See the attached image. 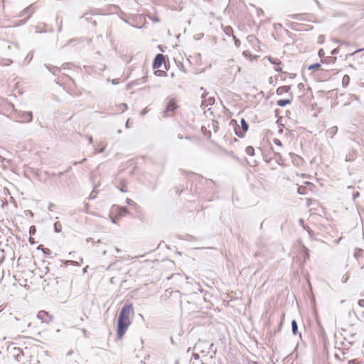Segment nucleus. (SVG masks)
Here are the masks:
<instances>
[{
  "label": "nucleus",
  "mask_w": 364,
  "mask_h": 364,
  "mask_svg": "<svg viewBox=\"0 0 364 364\" xmlns=\"http://www.w3.org/2000/svg\"><path fill=\"white\" fill-rule=\"evenodd\" d=\"M350 97H351V99H352V100H356V101H359V97H357V96H356V95H352L350 96Z\"/></svg>",
  "instance_id": "obj_29"
},
{
  "label": "nucleus",
  "mask_w": 364,
  "mask_h": 364,
  "mask_svg": "<svg viewBox=\"0 0 364 364\" xmlns=\"http://www.w3.org/2000/svg\"><path fill=\"white\" fill-rule=\"evenodd\" d=\"M291 328H292V333L294 335H296L298 331V326L297 323L295 320H293L291 321Z\"/></svg>",
  "instance_id": "obj_13"
},
{
  "label": "nucleus",
  "mask_w": 364,
  "mask_h": 364,
  "mask_svg": "<svg viewBox=\"0 0 364 364\" xmlns=\"http://www.w3.org/2000/svg\"><path fill=\"white\" fill-rule=\"evenodd\" d=\"M36 319L42 328H46L53 320V316L48 311L41 310L37 313Z\"/></svg>",
  "instance_id": "obj_2"
},
{
  "label": "nucleus",
  "mask_w": 364,
  "mask_h": 364,
  "mask_svg": "<svg viewBox=\"0 0 364 364\" xmlns=\"http://www.w3.org/2000/svg\"><path fill=\"white\" fill-rule=\"evenodd\" d=\"M65 68H55L54 71H53V73L55 74V75H57V73H60L63 70H65Z\"/></svg>",
  "instance_id": "obj_20"
},
{
  "label": "nucleus",
  "mask_w": 364,
  "mask_h": 364,
  "mask_svg": "<svg viewBox=\"0 0 364 364\" xmlns=\"http://www.w3.org/2000/svg\"><path fill=\"white\" fill-rule=\"evenodd\" d=\"M155 74L156 75L161 76V75H162L164 74H166V73L164 72L161 71V70H157V71L155 72Z\"/></svg>",
  "instance_id": "obj_25"
},
{
  "label": "nucleus",
  "mask_w": 364,
  "mask_h": 364,
  "mask_svg": "<svg viewBox=\"0 0 364 364\" xmlns=\"http://www.w3.org/2000/svg\"><path fill=\"white\" fill-rule=\"evenodd\" d=\"M208 100H209V104L210 105H212V104L214 103V99L213 98H210Z\"/></svg>",
  "instance_id": "obj_35"
},
{
  "label": "nucleus",
  "mask_w": 364,
  "mask_h": 364,
  "mask_svg": "<svg viewBox=\"0 0 364 364\" xmlns=\"http://www.w3.org/2000/svg\"><path fill=\"white\" fill-rule=\"evenodd\" d=\"M358 305L361 307H364V299H361L358 301Z\"/></svg>",
  "instance_id": "obj_27"
},
{
  "label": "nucleus",
  "mask_w": 364,
  "mask_h": 364,
  "mask_svg": "<svg viewBox=\"0 0 364 364\" xmlns=\"http://www.w3.org/2000/svg\"><path fill=\"white\" fill-rule=\"evenodd\" d=\"M129 119L127 120V123H126V127H129Z\"/></svg>",
  "instance_id": "obj_40"
},
{
  "label": "nucleus",
  "mask_w": 364,
  "mask_h": 364,
  "mask_svg": "<svg viewBox=\"0 0 364 364\" xmlns=\"http://www.w3.org/2000/svg\"><path fill=\"white\" fill-rule=\"evenodd\" d=\"M226 70L230 75L235 76L240 72L241 68L235 63L234 59H229L226 62Z\"/></svg>",
  "instance_id": "obj_4"
},
{
  "label": "nucleus",
  "mask_w": 364,
  "mask_h": 364,
  "mask_svg": "<svg viewBox=\"0 0 364 364\" xmlns=\"http://www.w3.org/2000/svg\"><path fill=\"white\" fill-rule=\"evenodd\" d=\"M273 141H274V143L276 145H277V146H282V142H281V141H280L279 139H273Z\"/></svg>",
  "instance_id": "obj_22"
},
{
  "label": "nucleus",
  "mask_w": 364,
  "mask_h": 364,
  "mask_svg": "<svg viewBox=\"0 0 364 364\" xmlns=\"http://www.w3.org/2000/svg\"><path fill=\"white\" fill-rule=\"evenodd\" d=\"M177 109L178 105L176 100L173 98L168 100L166 109L161 112L162 117L167 118L173 116Z\"/></svg>",
  "instance_id": "obj_3"
},
{
  "label": "nucleus",
  "mask_w": 364,
  "mask_h": 364,
  "mask_svg": "<svg viewBox=\"0 0 364 364\" xmlns=\"http://www.w3.org/2000/svg\"><path fill=\"white\" fill-rule=\"evenodd\" d=\"M127 203H128L129 204L130 203V200H129V199H128V200H127Z\"/></svg>",
  "instance_id": "obj_48"
},
{
  "label": "nucleus",
  "mask_w": 364,
  "mask_h": 364,
  "mask_svg": "<svg viewBox=\"0 0 364 364\" xmlns=\"http://www.w3.org/2000/svg\"><path fill=\"white\" fill-rule=\"evenodd\" d=\"M304 220H303V219H300V220H299V224H300V225H301L304 228H305L304 225Z\"/></svg>",
  "instance_id": "obj_32"
},
{
  "label": "nucleus",
  "mask_w": 364,
  "mask_h": 364,
  "mask_svg": "<svg viewBox=\"0 0 364 364\" xmlns=\"http://www.w3.org/2000/svg\"><path fill=\"white\" fill-rule=\"evenodd\" d=\"M290 90V86H281L277 89V94L278 95H283L285 93H288Z\"/></svg>",
  "instance_id": "obj_11"
},
{
  "label": "nucleus",
  "mask_w": 364,
  "mask_h": 364,
  "mask_svg": "<svg viewBox=\"0 0 364 364\" xmlns=\"http://www.w3.org/2000/svg\"><path fill=\"white\" fill-rule=\"evenodd\" d=\"M134 314V310L131 304L125 305L121 310L117 323V336L122 338L128 327L131 324V317Z\"/></svg>",
  "instance_id": "obj_1"
},
{
  "label": "nucleus",
  "mask_w": 364,
  "mask_h": 364,
  "mask_svg": "<svg viewBox=\"0 0 364 364\" xmlns=\"http://www.w3.org/2000/svg\"><path fill=\"white\" fill-rule=\"evenodd\" d=\"M55 230L56 232H60V230H59V227H58V224L57 223L55 224Z\"/></svg>",
  "instance_id": "obj_33"
},
{
  "label": "nucleus",
  "mask_w": 364,
  "mask_h": 364,
  "mask_svg": "<svg viewBox=\"0 0 364 364\" xmlns=\"http://www.w3.org/2000/svg\"><path fill=\"white\" fill-rule=\"evenodd\" d=\"M350 82V77L348 75H345L342 79V84L344 87H346Z\"/></svg>",
  "instance_id": "obj_14"
},
{
  "label": "nucleus",
  "mask_w": 364,
  "mask_h": 364,
  "mask_svg": "<svg viewBox=\"0 0 364 364\" xmlns=\"http://www.w3.org/2000/svg\"><path fill=\"white\" fill-rule=\"evenodd\" d=\"M25 22H26V20L19 21V23H18L16 26L21 25V24L24 23Z\"/></svg>",
  "instance_id": "obj_36"
},
{
  "label": "nucleus",
  "mask_w": 364,
  "mask_h": 364,
  "mask_svg": "<svg viewBox=\"0 0 364 364\" xmlns=\"http://www.w3.org/2000/svg\"><path fill=\"white\" fill-rule=\"evenodd\" d=\"M336 49H334L333 50L331 51V54L333 55L335 53H336Z\"/></svg>",
  "instance_id": "obj_39"
},
{
  "label": "nucleus",
  "mask_w": 364,
  "mask_h": 364,
  "mask_svg": "<svg viewBox=\"0 0 364 364\" xmlns=\"http://www.w3.org/2000/svg\"><path fill=\"white\" fill-rule=\"evenodd\" d=\"M122 108H124V109H127V107L126 104H122Z\"/></svg>",
  "instance_id": "obj_37"
},
{
  "label": "nucleus",
  "mask_w": 364,
  "mask_h": 364,
  "mask_svg": "<svg viewBox=\"0 0 364 364\" xmlns=\"http://www.w3.org/2000/svg\"><path fill=\"white\" fill-rule=\"evenodd\" d=\"M305 189H306L305 187L299 186L297 189V192L299 194L304 195V194H306Z\"/></svg>",
  "instance_id": "obj_17"
},
{
  "label": "nucleus",
  "mask_w": 364,
  "mask_h": 364,
  "mask_svg": "<svg viewBox=\"0 0 364 364\" xmlns=\"http://www.w3.org/2000/svg\"><path fill=\"white\" fill-rule=\"evenodd\" d=\"M320 67H321V64L320 63H314V64L310 65L308 67V70H316V69H318Z\"/></svg>",
  "instance_id": "obj_16"
},
{
  "label": "nucleus",
  "mask_w": 364,
  "mask_h": 364,
  "mask_svg": "<svg viewBox=\"0 0 364 364\" xmlns=\"http://www.w3.org/2000/svg\"><path fill=\"white\" fill-rule=\"evenodd\" d=\"M241 128H242V129H240L239 128L238 129L235 128V129L236 135L238 136L239 137H243L245 135V133L248 129V124L244 119H242V120H241Z\"/></svg>",
  "instance_id": "obj_5"
},
{
  "label": "nucleus",
  "mask_w": 364,
  "mask_h": 364,
  "mask_svg": "<svg viewBox=\"0 0 364 364\" xmlns=\"http://www.w3.org/2000/svg\"><path fill=\"white\" fill-rule=\"evenodd\" d=\"M69 262H70V264H75V265L79 264V262H77V261H73V260H70H70H69Z\"/></svg>",
  "instance_id": "obj_30"
},
{
  "label": "nucleus",
  "mask_w": 364,
  "mask_h": 364,
  "mask_svg": "<svg viewBox=\"0 0 364 364\" xmlns=\"http://www.w3.org/2000/svg\"><path fill=\"white\" fill-rule=\"evenodd\" d=\"M30 231L33 232V230H32V228H30Z\"/></svg>",
  "instance_id": "obj_47"
},
{
  "label": "nucleus",
  "mask_w": 364,
  "mask_h": 364,
  "mask_svg": "<svg viewBox=\"0 0 364 364\" xmlns=\"http://www.w3.org/2000/svg\"><path fill=\"white\" fill-rule=\"evenodd\" d=\"M119 82V79H113V80H112V83L113 85H117V84H118Z\"/></svg>",
  "instance_id": "obj_26"
},
{
  "label": "nucleus",
  "mask_w": 364,
  "mask_h": 364,
  "mask_svg": "<svg viewBox=\"0 0 364 364\" xmlns=\"http://www.w3.org/2000/svg\"><path fill=\"white\" fill-rule=\"evenodd\" d=\"M235 38V44L237 47L240 46V42L239 40L236 39L235 37H234Z\"/></svg>",
  "instance_id": "obj_28"
},
{
  "label": "nucleus",
  "mask_w": 364,
  "mask_h": 364,
  "mask_svg": "<svg viewBox=\"0 0 364 364\" xmlns=\"http://www.w3.org/2000/svg\"><path fill=\"white\" fill-rule=\"evenodd\" d=\"M245 152L247 154L250 155V156H253L255 154V150H254V148L252 146H247L246 147L245 149Z\"/></svg>",
  "instance_id": "obj_15"
},
{
  "label": "nucleus",
  "mask_w": 364,
  "mask_h": 364,
  "mask_svg": "<svg viewBox=\"0 0 364 364\" xmlns=\"http://www.w3.org/2000/svg\"><path fill=\"white\" fill-rule=\"evenodd\" d=\"M60 83H61L62 85L63 84V80H61V82Z\"/></svg>",
  "instance_id": "obj_49"
},
{
  "label": "nucleus",
  "mask_w": 364,
  "mask_h": 364,
  "mask_svg": "<svg viewBox=\"0 0 364 364\" xmlns=\"http://www.w3.org/2000/svg\"><path fill=\"white\" fill-rule=\"evenodd\" d=\"M324 55H325V53H324L323 50V49H320L319 51H318V56L320 58H322V57L324 56Z\"/></svg>",
  "instance_id": "obj_23"
},
{
  "label": "nucleus",
  "mask_w": 364,
  "mask_h": 364,
  "mask_svg": "<svg viewBox=\"0 0 364 364\" xmlns=\"http://www.w3.org/2000/svg\"><path fill=\"white\" fill-rule=\"evenodd\" d=\"M22 122H29L32 120V113L31 112H23L19 117Z\"/></svg>",
  "instance_id": "obj_8"
},
{
  "label": "nucleus",
  "mask_w": 364,
  "mask_h": 364,
  "mask_svg": "<svg viewBox=\"0 0 364 364\" xmlns=\"http://www.w3.org/2000/svg\"><path fill=\"white\" fill-rule=\"evenodd\" d=\"M131 87V84L127 85V89H129Z\"/></svg>",
  "instance_id": "obj_43"
},
{
  "label": "nucleus",
  "mask_w": 364,
  "mask_h": 364,
  "mask_svg": "<svg viewBox=\"0 0 364 364\" xmlns=\"http://www.w3.org/2000/svg\"><path fill=\"white\" fill-rule=\"evenodd\" d=\"M148 112V109L146 107L144 109H143L141 112V116H144L145 115L146 113Z\"/></svg>",
  "instance_id": "obj_24"
},
{
  "label": "nucleus",
  "mask_w": 364,
  "mask_h": 364,
  "mask_svg": "<svg viewBox=\"0 0 364 364\" xmlns=\"http://www.w3.org/2000/svg\"><path fill=\"white\" fill-rule=\"evenodd\" d=\"M88 267V266L85 267L84 269H83V273H85L86 271H87V268Z\"/></svg>",
  "instance_id": "obj_41"
},
{
  "label": "nucleus",
  "mask_w": 364,
  "mask_h": 364,
  "mask_svg": "<svg viewBox=\"0 0 364 364\" xmlns=\"http://www.w3.org/2000/svg\"><path fill=\"white\" fill-rule=\"evenodd\" d=\"M224 31L225 32V33H226L227 35L230 36V35L232 33V30L231 27H230V26H226V27L225 28V29H224Z\"/></svg>",
  "instance_id": "obj_18"
},
{
  "label": "nucleus",
  "mask_w": 364,
  "mask_h": 364,
  "mask_svg": "<svg viewBox=\"0 0 364 364\" xmlns=\"http://www.w3.org/2000/svg\"><path fill=\"white\" fill-rule=\"evenodd\" d=\"M112 222L113 223H117L116 219L114 218H112Z\"/></svg>",
  "instance_id": "obj_38"
},
{
  "label": "nucleus",
  "mask_w": 364,
  "mask_h": 364,
  "mask_svg": "<svg viewBox=\"0 0 364 364\" xmlns=\"http://www.w3.org/2000/svg\"><path fill=\"white\" fill-rule=\"evenodd\" d=\"M163 60H164L163 55L162 54H158L156 56V58L154 60V66L159 68L161 65V64L163 63Z\"/></svg>",
  "instance_id": "obj_10"
},
{
  "label": "nucleus",
  "mask_w": 364,
  "mask_h": 364,
  "mask_svg": "<svg viewBox=\"0 0 364 364\" xmlns=\"http://www.w3.org/2000/svg\"><path fill=\"white\" fill-rule=\"evenodd\" d=\"M116 250H117V252H119V251H120V250H119V248H117V247H116Z\"/></svg>",
  "instance_id": "obj_45"
},
{
  "label": "nucleus",
  "mask_w": 364,
  "mask_h": 364,
  "mask_svg": "<svg viewBox=\"0 0 364 364\" xmlns=\"http://www.w3.org/2000/svg\"><path fill=\"white\" fill-rule=\"evenodd\" d=\"M30 231L33 232V230H32V228H30Z\"/></svg>",
  "instance_id": "obj_46"
},
{
  "label": "nucleus",
  "mask_w": 364,
  "mask_h": 364,
  "mask_svg": "<svg viewBox=\"0 0 364 364\" xmlns=\"http://www.w3.org/2000/svg\"><path fill=\"white\" fill-rule=\"evenodd\" d=\"M99 146H100V147L95 149V151H94L95 154L102 153L105 151V149L106 148V144L102 143V142H101Z\"/></svg>",
  "instance_id": "obj_12"
},
{
  "label": "nucleus",
  "mask_w": 364,
  "mask_h": 364,
  "mask_svg": "<svg viewBox=\"0 0 364 364\" xmlns=\"http://www.w3.org/2000/svg\"><path fill=\"white\" fill-rule=\"evenodd\" d=\"M30 9L29 8H27L24 10L25 12H27Z\"/></svg>",
  "instance_id": "obj_44"
},
{
  "label": "nucleus",
  "mask_w": 364,
  "mask_h": 364,
  "mask_svg": "<svg viewBox=\"0 0 364 364\" xmlns=\"http://www.w3.org/2000/svg\"><path fill=\"white\" fill-rule=\"evenodd\" d=\"M242 55H243V56H244V57H245V58H251V57H252V55L250 53V52H249V51H247V50L244 51V52L242 53Z\"/></svg>",
  "instance_id": "obj_21"
},
{
  "label": "nucleus",
  "mask_w": 364,
  "mask_h": 364,
  "mask_svg": "<svg viewBox=\"0 0 364 364\" xmlns=\"http://www.w3.org/2000/svg\"><path fill=\"white\" fill-rule=\"evenodd\" d=\"M267 59L272 64H273L274 70L277 72H281L282 70V68L281 67V61L277 58H274L272 57H266L264 58V60Z\"/></svg>",
  "instance_id": "obj_6"
},
{
  "label": "nucleus",
  "mask_w": 364,
  "mask_h": 364,
  "mask_svg": "<svg viewBox=\"0 0 364 364\" xmlns=\"http://www.w3.org/2000/svg\"><path fill=\"white\" fill-rule=\"evenodd\" d=\"M87 140L89 141L90 144H92V141H93V139H92V136H87Z\"/></svg>",
  "instance_id": "obj_31"
},
{
  "label": "nucleus",
  "mask_w": 364,
  "mask_h": 364,
  "mask_svg": "<svg viewBox=\"0 0 364 364\" xmlns=\"http://www.w3.org/2000/svg\"><path fill=\"white\" fill-rule=\"evenodd\" d=\"M126 213H127V209L126 208H121L120 211L119 213V216H124V215H125Z\"/></svg>",
  "instance_id": "obj_19"
},
{
  "label": "nucleus",
  "mask_w": 364,
  "mask_h": 364,
  "mask_svg": "<svg viewBox=\"0 0 364 364\" xmlns=\"http://www.w3.org/2000/svg\"><path fill=\"white\" fill-rule=\"evenodd\" d=\"M348 277H344L343 282H346L348 280Z\"/></svg>",
  "instance_id": "obj_42"
},
{
  "label": "nucleus",
  "mask_w": 364,
  "mask_h": 364,
  "mask_svg": "<svg viewBox=\"0 0 364 364\" xmlns=\"http://www.w3.org/2000/svg\"><path fill=\"white\" fill-rule=\"evenodd\" d=\"M96 197V194L94 193V192H92L90 195V198H95Z\"/></svg>",
  "instance_id": "obj_34"
},
{
  "label": "nucleus",
  "mask_w": 364,
  "mask_h": 364,
  "mask_svg": "<svg viewBox=\"0 0 364 364\" xmlns=\"http://www.w3.org/2000/svg\"><path fill=\"white\" fill-rule=\"evenodd\" d=\"M293 100V94L289 93V98L285 100H279L277 101V104L279 107H285L286 105L290 104Z\"/></svg>",
  "instance_id": "obj_7"
},
{
  "label": "nucleus",
  "mask_w": 364,
  "mask_h": 364,
  "mask_svg": "<svg viewBox=\"0 0 364 364\" xmlns=\"http://www.w3.org/2000/svg\"><path fill=\"white\" fill-rule=\"evenodd\" d=\"M338 128L336 126H333L332 127L328 128L326 131V134L327 136H329L330 138H333L337 133Z\"/></svg>",
  "instance_id": "obj_9"
}]
</instances>
